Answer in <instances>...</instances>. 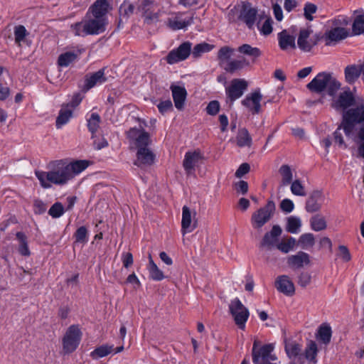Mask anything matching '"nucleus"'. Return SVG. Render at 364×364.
<instances>
[{"mask_svg": "<svg viewBox=\"0 0 364 364\" xmlns=\"http://www.w3.org/2000/svg\"><path fill=\"white\" fill-rule=\"evenodd\" d=\"M341 130L348 139L359 144L358 155L364 159V100H357L343 112L341 124L333 133L335 142L346 147Z\"/></svg>", "mask_w": 364, "mask_h": 364, "instance_id": "nucleus-1", "label": "nucleus"}, {"mask_svg": "<svg viewBox=\"0 0 364 364\" xmlns=\"http://www.w3.org/2000/svg\"><path fill=\"white\" fill-rule=\"evenodd\" d=\"M35 175L43 188L64 186L71 180L65 160L51 161L47 164V171H36Z\"/></svg>", "mask_w": 364, "mask_h": 364, "instance_id": "nucleus-2", "label": "nucleus"}, {"mask_svg": "<svg viewBox=\"0 0 364 364\" xmlns=\"http://www.w3.org/2000/svg\"><path fill=\"white\" fill-rule=\"evenodd\" d=\"M306 87L316 93H321L326 89L329 95H333L340 89L341 84L330 73H321Z\"/></svg>", "mask_w": 364, "mask_h": 364, "instance_id": "nucleus-3", "label": "nucleus"}, {"mask_svg": "<svg viewBox=\"0 0 364 364\" xmlns=\"http://www.w3.org/2000/svg\"><path fill=\"white\" fill-rule=\"evenodd\" d=\"M276 206L272 200H268L267 204L252 213L250 218L252 228L258 232H261L263 226L274 216Z\"/></svg>", "mask_w": 364, "mask_h": 364, "instance_id": "nucleus-4", "label": "nucleus"}, {"mask_svg": "<svg viewBox=\"0 0 364 364\" xmlns=\"http://www.w3.org/2000/svg\"><path fill=\"white\" fill-rule=\"evenodd\" d=\"M258 346L259 342L255 340L252 350V361L255 364H263L277 359L275 355L271 354L274 348L272 344L264 345L259 349Z\"/></svg>", "mask_w": 364, "mask_h": 364, "instance_id": "nucleus-5", "label": "nucleus"}, {"mask_svg": "<svg viewBox=\"0 0 364 364\" xmlns=\"http://www.w3.org/2000/svg\"><path fill=\"white\" fill-rule=\"evenodd\" d=\"M229 309L235 324L240 329H245V323L250 315L248 309L237 298L231 301Z\"/></svg>", "mask_w": 364, "mask_h": 364, "instance_id": "nucleus-6", "label": "nucleus"}, {"mask_svg": "<svg viewBox=\"0 0 364 364\" xmlns=\"http://www.w3.org/2000/svg\"><path fill=\"white\" fill-rule=\"evenodd\" d=\"M127 136L136 149L148 147L151 143L149 133L143 129L141 124L139 128L130 129Z\"/></svg>", "mask_w": 364, "mask_h": 364, "instance_id": "nucleus-7", "label": "nucleus"}, {"mask_svg": "<svg viewBox=\"0 0 364 364\" xmlns=\"http://www.w3.org/2000/svg\"><path fill=\"white\" fill-rule=\"evenodd\" d=\"M80 338L81 332L79 328L75 325L70 326L63 338V346L65 353H70L73 352L79 345Z\"/></svg>", "mask_w": 364, "mask_h": 364, "instance_id": "nucleus-8", "label": "nucleus"}, {"mask_svg": "<svg viewBox=\"0 0 364 364\" xmlns=\"http://www.w3.org/2000/svg\"><path fill=\"white\" fill-rule=\"evenodd\" d=\"M197 225L196 212L195 210H191L188 206L184 205L182 209V234L184 235L187 232H192L196 228Z\"/></svg>", "mask_w": 364, "mask_h": 364, "instance_id": "nucleus-9", "label": "nucleus"}, {"mask_svg": "<svg viewBox=\"0 0 364 364\" xmlns=\"http://www.w3.org/2000/svg\"><path fill=\"white\" fill-rule=\"evenodd\" d=\"M156 159V155L153 151L148 146L137 149L136 153V160L134 165L141 168L152 166Z\"/></svg>", "mask_w": 364, "mask_h": 364, "instance_id": "nucleus-10", "label": "nucleus"}, {"mask_svg": "<svg viewBox=\"0 0 364 364\" xmlns=\"http://www.w3.org/2000/svg\"><path fill=\"white\" fill-rule=\"evenodd\" d=\"M357 100H355L353 93L350 90L341 92L338 97L332 102V107L337 111L343 112L351 107Z\"/></svg>", "mask_w": 364, "mask_h": 364, "instance_id": "nucleus-11", "label": "nucleus"}, {"mask_svg": "<svg viewBox=\"0 0 364 364\" xmlns=\"http://www.w3.org/2000/svg\"><path fill=\"white\" fill-rule=\"evenodd\" d=\"M312 31L309 29H301L299 31L297 46L304 52H310L317 44V40L311 36Z\"/></svg>", "mask_w": 364, "mask_h": 364, "instance_id": "nucleus-12", "label": "nucleus"}, {"mask_svg": "<svg viewBox=\"0 0 364 364\" xmlns=\"http://www.w3.org/2000/svg\"><path fill=\"white\" fill-rule=\"evenodd\" d=\"M203 159V156L200 151H188L186 153L183 161V167L188 176L194 174L196 168L198 166L200 161Z\"/></svg>", "mask_w": 364, "mask_h": 364, "instance_id": "nucleus-13", "label": "nucleus"}, {"mask_svg": "<svg viewBox=\"0 0 364 364\" xmlns=\"http://www.w3.org/2000/svg\"><path fill=\"white\" fill-rule=\"evenodd\" d=\"M282 230L278 225H274L269 232H267L259 244L262 249L272 250L278 243V237L282 234Z\"/></svg>", "mask_w": 364, "mask_h": 364, "instance_id": "nucleus-14", "label": "nucleus"}, {"mask_svg": "<svg viewBox=\"0 0 364 364\" xmlns=\"http://www.w3.org/2000/svg\"><path fill=\"white\" fill-rule=\"evenodd\" d=\"M257 11L255 8L252 7L249 3H243L238 19L246 24V26L252 29L254 27L256 20Z\"/></svg>", "mask_w": 364, "mask_h": 364, "instance_id": "nucleus-15", "label": "nucleus"}, {"mask_svg": "<svg viewBox=\"0 0 364 364\" xmlns=\"http://www.w3.org/2000/svg\"><path fill=\"white\" fill-rule=\"evenodd\" d=\"M287 263L291 269H299L311 264L310 256L308 253L299 251L287 258Z\"/></svg>", "mask_w": 364, "mask_h": 364, "instance_id": "nucleus-16", "label": "nucleus"}, {"mask_svg": "<svg viewBox=\"0 0 364 364\" xmlns=\"http://www.w3.org/2000/svg\"><path fill=\"white\" fill-rule=\"evenodd\" d=\"M191 43L185 42L179 46L176 50L171 51L167 56V62L173 64L186 59L191 53Z\"/></svg>", "mask_w": 364, "mask_h": 364, "instance_id": "nucleus-17", "label": "nucleus"}, {"mask_svg": "<svg viewBox=\"0 0 364 364\" xmlns=\"http://www.w3.org/2000/svg\"><path fill=\"white\" fill-rule=\"evenodd\" d=\"M90 35H97L105 31L106 18H98L87 14L83 19Z\"/></svg>", "mask_w": 364, "mask_h": 364, "instance_id": "nucleus-18", "label": "nucleus"}, {"mask_svg": "<svg viewBox=\"0 0 364 364\" xmlns=\"http://www.w3.org/2000/svg\"><path fill=\"white\" fill-rule=\"evenodd\" d=\"M262 95L259 91L253 92L246 96L242 104L246 107L253 114L261 112V100Z\"/></svg>", "mask_w": 364, "mask_h": 364, "instance_id": "nucleus-19", "label": "nucleus"}, {"mask_svg": "<svg viewBox=\"0 0 364 364\" xmlns=\"http://www.w3.org/2000/svg\"><path fill=\"white\" fill-rule=\"evenodd\" d=\"M275 287L277 289L286 296H291L294 294L295 287L287 275H281L277 277L275 280Z\"/></svg>", "mask_w": 364, "mask_h": 364, "instance_id": "nucleus-20", "label": "nucleus"}, {"mask_svg": "<svg viewBox=\"0 0 364 364\" xmlns=\"http://www.w3.org/2000/svg\"><path fill=\"white\" fill-rule=\"evenodd\" d=\"M247 87V82L245 80L234 79L227 89L228 95L232 101H234L242 95Z\"/></svg>", "mask_w": 364, "mask_h": 364, "instance_id": "nucleus-21", "label": "nucleus"}, {"mask_svg": "<svg viewBox=\"0 0 364 364\" xmlns=\"http://www.w3.org/2000/svg\"><path fill=\"white\" fill-rule=\"evenodd\" d=\"M279 46L282 50L295 49L296 47L295 36L287 30H283L278 33Z\"/></svg>", "mask_w": 364, "mask_h": 364, "instance_id": "nucleus-22", "label": "nucleus"}, {"mask_svg": "<svg viewBox=\"0 0 364 364\" xmlns=\"http://www.w3.org/2000/svg\"><path fill=\"white\" fill-rule=\"evenodd\" d=\"M171 90L173 99L175 107L178 110H182L184 107L185 101L187 96V92L183 87L178 85H171Z\"/></svg>", "mask_w": 364, "mask_h": 364, "instance_id": "nucleus-23", "label": "nucleus"}, {"mask_svg": "<svg viewBox=\"0 0 364 364\" xmlns=\"http://www.w3.org/2000/svg\"><path fill=\"white\" fill-rule=\"evenodd\" d=\"M193 22V16L188 18H183L182 14H176L174 17L168 18L166 21L167 26L172 30L183 29L191 25Z\"/></svg>", "mask_w": 364, "mask_h": 364, "instance_id": "nucleus-24", "label": "nucleus"}, {"mask_svg": "<svg viewBox=\"0 0 364 364\" xmlns=\"http://www.w3.org/2000/svg\"><path fill=\"white\" fill-rule=\"evenodd\" d=\"M348 36V31L344 28H334L330 30L326 36V45L331 46L341 40L345 39Z\"/></svg>", "mask_w": 364, "mask_h": 364, "instance_id": "nucleus-25", "label": "nucleus"}, {"mask_svg": "<svg viewBox=\"0 0 364 364\" xmlns=\"http://www.w3.org/2000/svg\"><path fill=\"white\" fill-rule=\"evenodd\" d=\"M322 198V193L315 191L311 193L306 202V210L309 213L318 211L321 208L320 200Z\"/></svg>", "mask_w": 364, "mask_h": 364, "instance_id": "nucleus-26", "label": "nucleus"}, {"mask_svg": "<svg viewBox=\"0 0 364 364\" xmlns=\"http://www.w3.org/2000/svg\"><path fill=\"white\" fill-rule=\"evenodd\" d=\"M108 6L109 4L106 0H97L90 7L88 14L98 18H105V16L108 11Z\"/></svg>", "mask_w": 364, "mask_h": 364, "instance_id": "nucleus-27", "label": "nucleus"}, {"mask_svg": "<svg viewBox=\"0 0 364 364\" xmlns=\"http://www.w3.org/2000/svg\"><path fill=\"white\" fill-rule=\"evenodd\" d=\"M65 165L70 173V178L72 180L76 175L81 173L88 166L89 162L86 160H79L70 163L65 161Z\"/></svg>", "mask_w": 364, "mask_h": 364, "instance_id": "nucleus-28", "label": "nucleus"}, {"mask_svg": "<svg viewBox=\"0 0 364 364\" xmlns=\"http://www.w3.org/2000/svg\"><path fill=\"white\" fill-rule=\"evenodd\" d=\"M139 9L144 13L145 20L148 22L157 21L159 14H154V17L149 15V11L151 10L154 6V3L150 0H139Z\"/></svg>", "mask_w": 364, "mask_h": 364, "instance_id": "nucleus-29", "label": "nucleus"}, {"mask_svg": "<svg viewBox=\"0 0 364 364\" xmlns=\"http://www.w3.org/2000/svg\"><path fill=\"white\" fill-rule=\"evenodd\" d=\"M80 53L81 50H77V51H68L60 54L58 59V65L60 67L68 66L77 58Z\"/></svg>", "mask_w": 364, "mask_h": 364, "instance_id": "nucleus-30", "label": "nucleus"}, {"mask_svg": "<svg viewBox=\"0 0 364 364\" xmlns=\"http://www.w3.org/2000/svg\"><path fill=\"white\" fill-rule=\"evenodd\" d=\"M106 81L103 70H100L93 73L90 77H87L85 80V88L90 90L97 84H101Z\"/></svg>", "mask_w": 364, "mask_h": 364, "instance_id": "nucleus-31", "label": "nucleus"}, {"mask_svg": "<svg viewBox=\"0 0 364 364\" xmlns=\"http://www.w3.org/2000/svg\"><path fill=\"white\" fill-rule=\"evenodd\" d=\"M279 173L281 176V186H288L293 181V170L290 166L282 165L279 169Z\"/></svg>", "mask_w": 364, "mask_h": 364, "instance_id": "nucleus-32", "label": "nucleus"}, {"mask_svg": "<svg viewBox=\"0 0 364 364\" xmlns=\"http://www.w3.org/2000/svg\"><path fill=\"white\" fill-rule=\"evenodd\" d=\"M360 73H363L360 65H352L345 68L346 80L349 83L354 82L358 78Z\"/></svg>", "mask_w": 364, "mask_h": 364, "instance_id": "nucleus-33", "label": "nucleus"}, {"mask_svg": "<svg viewBox=\"0 0 364 364\" xmlns=\"http://www.w3.org/2000/svg\"><path fill=\"white\" fill-rule=\"evenodd\" d=\"M310 226L311 230L319 232L326 229L327 222L324 216L316 214L310 218Z\"/></svg>", "mask_w": 364, "mask_h": 364, "instance_id": "nucleus-34", "label": "nucleus"}, {"mask_svg": "<svg viewBox=\"0 0 364 364\" xmlns=\"http://www.w3.org/2000/svg\"><path fill=\"white\" fill-rule=\"evenodd\" d=\"M296 245V239L291 237H289L278 242L276 245V247L282 252L287 254L295 248Z\"/></svg>", "mask_w": 364, "mask_h": 364, "instance_id": "nucleus-35", "label": "nucleus"}, {"mask_svg": "<svg viewBox=\"0 0 364 364\" xmlns=\"http://www.w3.org/2000/svg\"><path fill=\"white\" fill-rule=\"evenodd\" d=\"M234 49L229 46H223L218 52V60L219 65L223 68L229 62L231 56L234 53Z\"/></svg>", "mask_w": 364, "mask_h": 364, "instance_id": "nucleus-36", "label": "nucleus"}, {"mask_svg": "<svg viewBox=\"0 0 364 364\" xmlns=\"http://www.w3.org/2000/svg\"><path fill=\"white\" fill-rule=\"evenodd\" d=\"M16 239L18 242V251L23 256H29L31 252L28 248V240L26 235L21 232L16 233Z\"/></svg>", "mask_w": 364, "mask_h": 364, "instance_id": "nucleus-37", "label": "nucleus"}, {"mask_svg": "<svg viewBox=\"0 0 364 364\" xmlns=\"http://www.w3.org/2000/svg\"><path fill=\"white\" fill-rule=\"evenodd\" d=\"M237 145L240 147L248 146L252 144V138L247 129L242 128L239 129L236 137Z\"/></svg>", "mask_w": 364, "mask_h": 364, "instance_id": "nucleus-38", "label": "nucleus"}, {"mask_svg": "<svg viewBox=\"0 0 364 364\" xmlns=\"http://www.w3.org/2000/svg\"><path fill=\"white\" fill-rule=\"evenodd\" d=\"M249 65V63L245 60H230L223 67V69L230 73H233L235 71L242 70L245 66Z\"/></svg>", "mask_w": 364, "mask_h": 364, "instance_id": "nucleus-39", "label": "nucleus"}, {"mask_svg": "<svg viewBox=\"0 0 364 364\" xmlns=\"http://www.w3.org/2000/svg\"><path fill=\"white\" fill-rule=\"evenodd\" d=\"M73 115V110L69 108L67 105L63 107L60 111L59 115L56 119V126L60 128L61 126L66 124Z\"/></svg>", "mask_w": 364, "mask_h": 364, "instance_id": "nucleus-40", "label": "nucleus"}, {"mask_svg": "<svg viewBox=\"0 0 364 364\" xmlns=\"http://www.w3.org/2000/svg\"><path fill=\"white\" fill-rule=\"evenodd\" d=\"M272 23L270 17L261 18L257 23V28L262 35L268 36L272 32Z\"/></svg>", "mask_w": 364, "mask_h": 364, "instance_id": "nucleus-41", "label": "nucleus"}, {"mask_svg": "<svg viewBox=\"0 0 364 364\" xmlns=\"http://www.w3.org/2000/svg\"><path fill=\"white\" fill-rule=\"evenodd\" d=\"M237 50L240 53L248 55L253 58H257L261 55V51L258 48L252 47L249 44H243L240 46Z\"/></svg>", "mask_w": 364, "mask_h": 364, "instance_id": "nucleus-42", "label": "nucleus"}, {"mask_svg": "<svg viewBox=\"0 0 364 364\" xmlns=\"http://www.w3.org/2000/svg\"><path fill=\"white\" fill-rule=\"evenodd\" d=\"M331 328L327 323H323L318 328V335L319 339L325 344L330 342L331 338Z\"/></svg>", "mask_w": 364, "mask_h": 364, "instance_id": "nucleus-43", "label": "nucleus"}, {"mask_svg": "<svg viewBox=\"0 0 364 364\" xmlns=\"http://www.w3.org/2000/svg\"><path fill=\"white\" fill-rule=\"evenodd\" d=\"M297 242L302 249H307L314 245L315 237L312 233H304L299 237Z\"/></svg>", "mask_w": 364, "mask_h": 364, "instance_id": "nucleus-44", "label": "nucleus"}, {"mask_svg": "<svg viewBox=\"0 0 364 364\" xmlns=\"http://www.w3.org/2000/svg\"><path fill=\"white\" fill-rule=\"evenodd\" d=\"M100 117L97 113H92L90 117L87 119V127L90 132L92 133V137L95 138V132L100 127Z\"/></svg>", "mask_w": 364, "mask_h": 364, "instance_id": "nucleus-45", "label": "nucleus"}, {"mask_svg": "<svg viewBox=\"0 0 364 364\" xmlns=\"http://www.w3.org/2000/svg\"><path fill=\"white\" fill-rule=\"evenodd\" d=\"M301 226V220L296 216H290L287 218L286 230L290 233H296Z\"/></svg>", "mask_w": 364, "mask_h": 364, "instance_id": "nucleus-46", "label": "nucleus"}, {"mask_svg": "<svg viewBox=\"0 0 364 364\" xmlns=\"http://www.w3.org/2000/svg\"><path fill=\"white\" fill-rule=\"evenodd\" d=\"M28 35L26 28L23 26H18L15 27L14 30V36L15 41L18 45V46H21L22 43H25L26 41V36Z\"/></svg>", "mask_w": 364, "mask_h": 364, "instance_id": "nucleus-47", "label": "nucleus"}, {"mask_svg": "<svg viewBox=\"0 0 364 364\" xmlns=\"http://www.w3.org/2000/svg\"><path fill=\"white\" fill-rule=\"evenodd\" d=\"M112 350V346L103 345L97 348L94 351L91 353L90 355L93 359L102 358L111 353Z\"/></svg>", "mask_w": 364, "mask_h": 364, "instance_id": "nucleus-48", "label": "nucleus"}, {"mask_svg": "<svg viewBox=\"0 0 364 364\" xmlns=\"http://www.w3.org/2000/svg\"><path fill=\"white\" fill-rule=\"evenodd\" d=\"M71 29L75 36H85L90 35L88 32L89 29L87 28L84 20L71 25Z\"/></svg>", "mask_w": 364, "mask_h": 364, "instance_id": "nucleus-49", "label": "nucleus"}, {"mask_svg": "<svg viewBox=\"0 0 364 364\" xmlns=\"http://www.w3.org/2000/svg\"><path fill=\"white\" fill-rule=\"evenodd\" d=\"M149 277L151 279L155 281H161L165 278L163 272L158 267L156 264H152L151 266L147 267Z\"/></svg>", "mask_w": 364, "mask_h": 364, "instance_id": "nucleus-50", "label": "nucleus"}, {"mask_svg": "<svg viewBox=\"0 0 364 364\" xmlns=\"http://www.w3.org/2000/svg\"><path fill=\"white\" fill-rule=\"evenodd\" d=\"M75 238V243L85 244L88 239V232L85 226H81L77 229L74 234Z\"/></svg>", "mask_w": 364, "mask_h": 364, "instance_id": "nucleus-51", "label": "nucleus"}, {"mask_svg": "<svg viewBox=\"0 0 364 364\" xmlns=\"http://www.w3.org/2000/svg\"><path fill=\"white\" fill-rule=\"evenodd\" d=\"M291 193L297 196H305L306 190L301 181L299 179L293 181L291 183Z\"/></svg>", "mask_w": 364, "mask_h": 364, "instance_id": "nucleus-52", "label": "nucleus"}, {"mask_svg": "<svg viewBox=\"0 0 364 364\" xmlns=\"http://www.w3.org/2000/svg\"><path fill=\"white\" fill-rule=\"evenodd\" d=\"M213 46L207 43H199L195 46L192 51L194 58H198L203 53L208 52L213 48Z\"/></svg>", "mask_w": 364, "mask_h": 364, "instance_id": "nucleus-53", "label": "nucleus"}, {"mask_svg": "<svg viewBox=\"0 0 364 364\" xmlns=\"http://www.w3.org/2000/svg\"><path fill=\"white\" fill-rule=\"evenodd\" d=\"M352 29L355 35L364 33V15L358 16L355 18Z\"/></svg>", "mask_w": 364, "mask_h": 364, "instance_id": "nucleus-54", "label": "nucleus"}, {"mask_svg": "<svg viewBox=\"0 0 364 364\" xmlns=\"http://www.w3.org/2000/svg\"><path fill=\"white\" fill-rule=\"evenodd\" d=\"M285 350L287 355L291 358L299 355L301 353V348L300 345L296 342H289L286 343Z\"/></svg>", "mask_w": 364, "mask_h": 364, "instance_id": "nucleus-55", "label": "nucleus"}, {"mask_svg": "<svg viewBox=\"0 0 364 364\" xmlns=\"http://www.w3.org/2000/svg\"><path fill=\"white\" fill-rule=\"evenodd\" d=\"M65 212L64 207L61 203L56 202L48 210V214L53 218H60L63 215Z\"/></svg>", "mask_w": 364, "mask_h": 364, "instance_id": "nucleus-56", "label": "nucleus"}, {"mask_svg": "<svg viewBox=\"0 0 364 364\" xmlns=\"http://www.w3.org/2000/svg\"><path fill=\"white\" fill-rule=\"evenodd\" d=\"M317 351L318 349L316 343L311 341L305 350L306 358L315 363Z\"/></svg>", "mask_w": 364, "mask_h": 364, "instance_id": "nucleus-57", "label": "nucleus"}, {"mask_svg": "<svg viewBox=\"0 0 364 364\" xmlns=\"http://www.w3.org/2000/svg\"><path fill=\"white\" fill-rule=\"evenodd\" d=\"M47 209L46 203L41 199H36L33 201V211L36 214L41 215L44 213Z\"/></svg>", "mask_w": 364, "mask_h": 364, "instance_id": "nucleus-58", "label": "nucleus"}, {"mask_svg": "<svg viewBox=\"0 0 364 364\" xmlns=\"http://www.w3.org/2000/svg\"><path fill=\"white\" fill-rule=\"evenodd\" d=\"M311 282V276L309 273L306 272H303L300 273L298 277V284L301 287H306L309 284H310Z\"/></svg>", "mask_w": 364, "mask_h": 364, "instance_id": "nucleus-59", "label": "nucleus"}, {"mask_svg": "<svg viewBox=\"0 0 364 364\" xmlns=\"http://www.w3.org/2000/svg\"><path fill=\"white\" fill-rule=\"evenodd\" d=\"M339 257L345 262H348L351 259V255L349 250L345 245L338 246Z\"/></svg>", "mask_w": 364, "mask_h": 364, "instance_id": "nucleus-60", "label": "nucleus"}, {"mask_svg": "<svg viewBox=\"0 0 364 364\" xmlns=\"http://www.w3.org/2000/svg\"><path fill=\"white\" fill-rule=\"evenodd\" d=\"M220 110V104L217 100H213L209 102L206 107V112L210 115H215Z\"/></svg>", "mask_w": 364, "mask_h": 364, "instance_id": "nucleus-61", "label": "nucleus"}, {"mask_svg": "<svg viewBox=\"0 0 364 364\" xmlns=\"http://www.w3.org/2000/svg\"><path fill=\"white\" fill-rule=\"evenodd\" d=\"M280 208L283 212L289 213L294 210V205L290 199L286 198L280 203Z\"/></svg>", "mask_w": 364, "mask_h": 364, "instance_id": "nucleus-62", "label": "nucleus"}, {"mask_svg": "<svg viewBox=\"0 0 364 364\" xmlns=\"http://www.w3.org/2000/svg\"><path fill=\"white\" fill-rule=\"evenodd\" d=\"M134 9V6L127 2H124L119 8L120 15H123L125 16H129L130 14H133Z\"/></svg>", "mask_w": 364, "mask_h": 364, "instance_id": "nucleus-63", "label": "nucleus"}, {"mask_svg": "<svg viewBox=\"0 0 364 364\" xmlns=\"http://www.w3.org/2000/svg\"><path fill=\"white\" fill-rule=\"evenodd\" d=\"M157 107L159 111L163 114L167 112L173 110V105L171 101L169 100L160 102Z\"/></svg>", "mask_w": 364, "mask_h": 364, "instance_id": "nucleus-64", "label": "nucleus"}]
</instances>
